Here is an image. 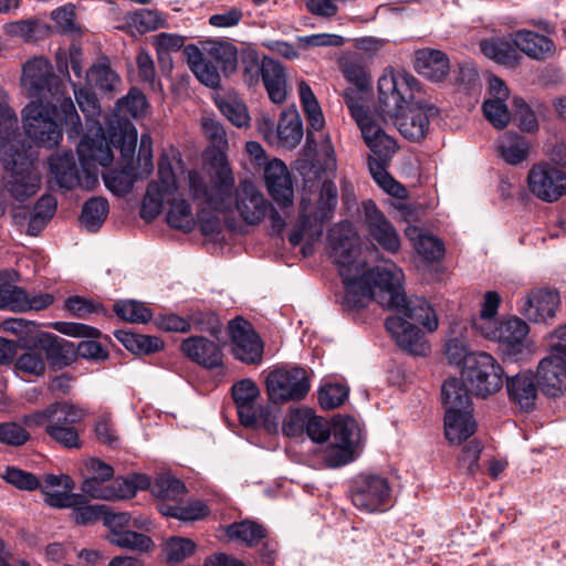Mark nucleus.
Here are the masks:
<instances>
[{
	"instance_id": "f257e3e1",
	"label": "nucleus",
	"mask_w": 566,
	"mask_h": 566,
	"mask_svg": "<svg viewBox=\"0 0 566 566\" xmlns=\"http://www.w3.org/2000/svg\"><path fill=\"white\" fill-rule=\"evenodd\" d=\"M328 244L344 284L343 305L348 308L366 306L371 300L396 315L422 325L428 332L438 329L434 308L423 297L408 298L403 290L405 274L392 262L369 268L359 258V237L349 222L334 226L328 232Z\"/></svg>"
},
{
	"instance_id": "f03ea898",
	"label": "nucleus",
	"mask_w": 566,
	"mask_h": 566,
	"mask_svg": "<svg viewBox=\"0 0 566 566\" xmlns=\"http://www.w3.org/2000/svg\"><path fill=\"white\" fill-rule=\"evenodd\" d=\"M188 188L190 196L200 202L198 218L207 235L221 231L226 213L233 208L249 224L260 223L268 212L265 198L250 181L240 182L233 196L234 176L223 157L216 158L209 179L200 171L189 170Z\"/></svg>"
},
{
	"instance_id": "7ed1b4c3",
	"label": "nucleus",
	"mask_w": 566,
	"mask_h": 566,
	"mask_svg": "<svg viewBox=\"0 0 566 566\" xmlns=\"http://www.w3.org/2000/svg\"><path fill=\"white\" fill-rule=\"evenodd\" d=\"M140 109L142 93L137 88H132L126 97L117 102L116 113L107 123L108 144L119 150L124 167L104 175V182L106 188L117 196L127 195L136 181L132 164L136 155L138 133L129 118H137Z\"/></svg>"
},
{
	"instance_id": "20e7f679",
	"label": "nucleus",
	"mask_w": 566,
	"mask_h": 566,
	"mask_svg": "<svg viewBox=\"0 0 566 566\" xmlns=\"http://www.w3.org/2000/svg\"><path fill=\"white\" fill-rule=\"evenodd\" d=\"M77 155L85 180L80 177L71 153L55 154L50 157V171L61 188L71 189L96 182V165L105 167L113 161L112 148L99 123H96L94 137L86 135L82 138L77 146Z\"/></svg>"
},
{
	"instance_id": "39448f33",
	"label": "nucleus",
	"mask_w": 566,
	"mask_h": 566,
	"mask_svg": "<svg viewBox=\"0 0 566 566\" xmlns=\"http://www.w3.org/2000/svg\"><path fill=\"white\" fill-rule=\"evenodd\" d=\"M23 128L29 138L38 145L51 148L62 140V125L69 126L76 135L82 124L71 97L59 102L33 99L22 109Z\"/></svg>"
},
{
	"instance_id": "423d86ee",
	"label": "nucleus",
	"mask_w": 566,
	"mask_h": 566,
	"mask_svg": "<svg viewBox=\"0 0 566 566\" xmlns=\"http://www.w3.org/2000/svg\"><path fill=\"white\" fill-rule=\"evenodd\" d=\"M158 174L160 181L149 184L147 193L144 196V220H151L157 217L161 212L163 202L166 200L169 203L167 222L176 229L186 232L191 231L196 223L200 224L198 218L200 202L189 196L197 205V216L195 217L190 206L181 198L168 161L161 160L159 163ZM185 182V187L187 191H189L188 172L186 174ZM188 195H190V192H188Z\"/></svg>"
},
{
	"instance_id": "0eeeda50",
	"label": "nucleus",
	"mask_w": 566,
	"mask_h": 566,
	"mask_svg": "<svg viewBox=\"0 0 566 566\" xmlns=\"http://www.w3.org/2000/svg\"><path fill=\"white\" fill-rule=\"evenodd\" d=\"M83 418L82 409L66 402H56L25 417V424L30 428L45 426L48 434L56 442L66 448H75L80 446L75 424Z\"/></svg>"
},
{
	"instance_id": "6e6552de",
	"label": "nucleus",
	"mask_w": 566,
	"mask_h": 566,
	"mask_svg": "<svg viewBox=\"0 0 566 566\" xmlns=\"http://www.w3.org/2000/svg\"><path fill=\"white\" fill-rule=\"evenodd\" d=\"M358 94L359 92L346 90L344 92L346 105L367 147L381 160H389L398 150L397 142L382 129L379 119L365 109Z\"/></svg>"
},
{
	"instance_id": "1a4fd4ad",
	"label": "nucleus",
	"mask_w": 566,
	"mask_h": 566,
	"mask_svg": "<svg viewBox=\"0 0 566 566\" xmlns=\"http://www.w3.org/2000/svg\"><path fill=\"white\" fill-rule=\"evenodd\" d=\"M504 370L499 361L488 353L476 352L467 358L461 377L470 391L485 398L503 387Z\"/></svg>"
},
{
	"instance_id": "9d476101",
	"label": "nucleus",
	"mask_w": 566,
	"mask_h": 566,
	"mask_svg": "<svg viewBox=\"0 0 566 566\" xmlns=\"http://www.w3.org/2000/svg\"><path fill=\"white\" fill-rule=\"evenodd\" d=\"M328 443L318 450L319 458L327 468H339L355 458V450L360 440L358 422L350 418L334 421Z\"/></svg>"
},
{
	"instance_id": "9b49d317",
	"label": "nucleus",
	"mask_w": 566,
	"mask_h": 566,
	"mask_svg": "<svg viewBox=\"0 0 566 566\" xmlns=\"http://www.w3.org/2000/svg\"><path fill=\"white\" fill-rule=\"evenodd\" d=\"M261 395L258 385L249 378L232 385V397L241 423L245 427H263L269 432L277 430L275 419H271L265 408L258 403Z\"/></svg>"
},
{
	"instance_id": "f8f14e48",
	"label": "nucleus",
	"mask_w": 566,
	"mask_h": 566,
	"mask_svg": "<svg viewBox=\"0 0 566 566\" xmlns=\"http://www.w3.org/2000/svg\"><path fill=\"white\" fill-rule=\"evenodd\" d=\"M268 398L273 403H284L303 399L310 390V380L301 367L277 368L265 378Z\"/></svg>"
},
{
	"instance_id": "ddd939ff",
	"label": "nucleus",
	"mask_w": 566,
	"mask_h": 566,
	"mask_svg": "<svg viewBox=\"0 0 566 566\" xmlns=\"http://www.w3.org/2000/svg\"><path fill=\"white\" fill-rule=\"evenodd\" d=\"M6 166V188L14 199L22 201L38 192L41 177L29 156L7 153Z\"/></svg>"
},
{
	"instance_id": "4468645a",
	"label": "nucleus",
	"mask_w": 566,
	"mask_h": 566,
	"mask_svg": "<svg viewBox=\"0 0 566 566\" xmlns=\"http://www.w3.org/2000/svg\"><path fill=\"white\" fill-rule=\"evenodd\" d=\"M526 185L536 199L554 203L566 196V171L549 163H538L528 170Z\"/></svg>"
},
{
	"instance_id": "2eb2a0df",
	"label": "nucleus",
	"mask_w": 566,
	"mask_h": 566,
	"mask_svg": "<svg viewBox=\"0 0 566 566\" xmlns=\"http://www.w3.org/2000/svg\"><path fill=\"white\" fill-rule=\"evenodd\" d=\"M21 83L29 97L48 99L50 95L53 101H60L57 78L51 63L43 56L33 57L23 65Z\"/></svg>"
},
{
	"instance_id": "dca6fc26",
	"label": "nucleus",
	"mask_w": 566,
	"mask_h": 566,
	"mask_svg": "<svg viewBox=\"0 0 566 566\" xmlns=\"http://www.w3.org/2000/svg\"><path fill=\"white\" fill-rule=\"evenodd\" d=\"M363 224L371 243L388 253L396 254L401 247L399 233L385 213L368 200L363 203Z\"/></svg>"
},
{
	"instance_id": "f3484780",
	"label": "nucleus",
	"mask_w": 566,
	"mask_h": 566,
	"mask_svg": "<svg viewBox=\"0 0 566 566\" xmlns=\"http://www.w3.org/2000/svg\"><path fill=\"white\" fill-rule=\"evenodd\" d=\"M410 81L402 74L386 73L378 80V104L381 112L391 117L409 105L412 97Z\"/></svg>"
},
{
	"instance_id": "a211bd4d",
	"label": "nucleus",
	"mask_w": 566,
	"mask_h": 566,
	"mask_svg": "<svg viewBox=\"0 0 566 566\" xmlns=\"http://www.w3.org/2000/svg\"><path fill=\"white\" fill-rule=\"evenodd\" d=\"M391 488L379 474H361L355 482L353 504L366 512L381 511L390 500Z\"/></svg>"
},
{
	"instance_id": "6ab92c4d",
	"label": "nucleus",
	"mask_w": 566,
	"mask_h": 566,
	"mask_svg": "<svg viewBox=\"0 0 566 566\" xmlns=\"http://www.w3.org/2000/svg\"><path fill=\"white\" fill-rule=\"evenodd\" d=\"M230 345L233 356L245 364H259L262 360L263 343L252 325L235 318L229 323Z\"/></svg>"
},
{
	"instance_id": "aec40b11",
	"label": "nucleus",
	"mask_w": 566,
	"mask_h": 566,
	"mask_svg": "<svg viewBox=\"0 0 566 566\" xmlns=\"http://www.w3.org/2000/svg\"><path fill=\"white\" fill-rule=\"evenodd\" d=\"M560 298L557 292L546 289H534L520 301V313L533 323H546L554 318L559 307Z\"/></svg>"
},
{
	"instance_id": "412c9836",
	"label": "nucleus",
	"mask_w": 566,
	"mask_h": 566,
	"mask_svg": "<svg viewBox=\"0 0 566 566\" xmlns=\"http://www.w3.org/2000/svg\"><path fill=\"white\" fill-rule=\"evenodd\" d=\"M482 335L491 340L499 342L507 354L516 355L524 348L528 325L520 317H511L493 326H481Z\"/></svg>"
},
{
	"instance_id": "4be33fe9",
	"label": "nucleus",
	"mask_w": 566,
	"mask_h": 566,
	"mask_svg": "<svg viewBox=\"0 0 566 566\" xmlns=\"http://www.w3.org/2000/svg\"><path fill=\"white\" fill-rule=\"evenodd\" d=\"M434 108L424 104H413L405 107L403 111L391 118L395 122L400 134L411 140L419 142L423 139L428 133L430 116L433 115Z\"/></svg>"
},
{
	"instance_id": "5701e85b",
	"label": "nucleus",
	"mask_w": 566,
	"mask_h": 566,
	"mask_svg": "<svg viewBox=\"0 0 566 566\" xmlns=\"http://www.w3.org/2000/svg\"><path fill=\"white\" fill-rule=\"evenodd\" d=\"M539 389L548 397H559L566 391V358L549 353L537 366Z\"/></svg>"
},
{
	"instance_id": "b1692460",
	"label": "nucleus",
	"mask_w": 566,
	"mask_h": 566,
	"mask_svg": "<svg viewBox=\"0 0 566 566\" xmlns=\"http://www.w3.org/2000/svg\"><path fill=\"white\" fill-rule=\"evenodd\" d=\"M52 327L66 336L90 338L78 343L77 354L80 357L93 360H104L107 358V350L95 340L102 335L97 328L73 322H55L52 324Z\"/></svg>"
},
{
	"instance_id": "393cba45",
	"label": "nucleus",
	"mask_w": 566,
	"mask_h": 566,
	"mask_svg": "<svg viewBox=\"0 0 566 566\" xmlns=\"http://www.w3.org/2000/svg\"><path fill=\"white\" fill-rule=\"evenodd\" d=\"M54 301L49 293H28L13 284L0 283V310L12 312L41 311L49 307Z\"/></svg>"
},
{
	"instance_id": "a878e982",
	"label": "nucleus",
	"mask_w": 566,
	"mask_h": 566,
	"mask_svg": "<svg viewBox=\"0 0 566 566\" xmlns=\"http://www.w3.org/2000/svg\"><path fill=\"white\" fill-rule=\"evenodd\" d=\"M386 328L400 348L419 356H424L429 352L423 334L402 316H389L386 319Z\"/></svg>"
},
{
	"instance_id": "bb28decb",
	"label": "nucleus",
	"mask_w": 566,
	"mask_h": 566,
	"mask_svg": "<svg viewBox=\"0 0 566 566\" xmlns=\"http://www.w3.org/2000/svg\"><path fill=\"white\" fill-rule=\"evenodd\" d=\"M39 488L45 504L54 509H67L81 501V494L72 492L74 481L67 474H48Z\"/></svg>"
},
{
	"instance_id": "cd10ccee",
	"label": "nucleus",
	"mask_w": 566,
	"mask_h": 566,
	"mask_svg": "<svg viewBox=\"0 0 566 566\" xmlns=\"http://www.w3.org/2000/svg\"><path fill=\"white\" fill-rule=\"evenodd\" d=\"M509 95V88L500 77L494 75L489 77V97L483 103L482 108L485 118L497 129L506 127L511 119L505 103Z\"/></svg>"
},
{
	"instance_id": "c85d7f7f",
	"label": "nucleus",
	"mask_w": 566,
	"mask_h": 566,
	"mask_svg": "<svg viewBox=\"0 0 566 566\" xmlns=\"http://www.w3.org/2000/svg\"><path fill=\"white\" fill-rule=\"evenodd\" d=\"M264 179L271 197L279 205L285 207L293 203V182L289 169L282 160L273 159L266 165Z\"/></svg>"
},
{
	"instance_id": "c756f323",
	"label": "nucleus",
	"mask_w": 566,
	"mask_h": 566,
	"mask_svg": "<svg viewBox=\"0 0 566 566\" xmlns=\"http://www.w3.org/2000/svg\"><path fill=\"white\" fill-rule=\"evenodd\" d=\"M506 390L510 400L520 408L521 411L534 409L537 396L538 384L532 371H521L512 377H507Z\"/></svg>"
},
{
	"instance_id": "7c9ffc66",
	"label": "nucleus",
	"mask_w": 566,
	"mask_h": 566,
	"mask_svg": "<svg viewBox=\"0 0 566 566\" xmlns=\"http://www.w3.org/2000/svg\"><path fill=\"white\" fill-rule=\"evenodd\" d=\"M514 46L528 57L544 61L556 54V45L548 36L522 29L511 34Z\"/></svg>"
},
{
	"instance_id": "2f4dec72",
	"label": "nucleus",
	"mask_w": 566,
	"mask_h": 566,
	"mask_svg": "<svg viewBox=\"0 0 566 566\" xmlns=\"http://www.w3.org/2000/svg\"><path fill=\"white\" fill-rule=\"evenodd\" d=\"M181 352L190 360L206 367L222 365V352L213 342L202 336H191L181 343Z\"/></svg>"
},
{
	"instance_id": "473e14b6",
	"label": "nucleus",
	"mask_w": 566,
	"mask_h": 566,
	"mask_svg": "<svg viewBox=\"0 0 566 566\" xmlns=\"http://www.w3.org/2000/svg\"><path fill=\"white\" fill-rule=\"evenodd\" d=\"M413 63L419 74L433 82L443 81L450 71V62L447 54L430 48L417 50Z\"/></svg>"
},
{
	"instance_id": "72a5a7b5",
	"label": "nucleus",
	"mask_w": 566,
	"mask_h": 566,
	"mask_svg": "<svg viewBox=\"0 0 566 566\" xmlns=\"http://www.w3.org/2000/svg\"><path fill=\"white\" fill-rule=\"evenodd\" d=\"M262 82L270 99L275 104H282L287 96V80L284 66L264 56L262 59Z\"/></svg>"
},
{
	"instance_id": "f704fd0d",
	"label": "nucleus",
	"mask_w": 566,
	"mask_h": 566,
	"mask_svg": "<svg viewBox=\"0 0 566 566\" xmlns=\"http://www.w3.org/2000/svg\"><path fill=\"white\" fill-rule=\"evenodd\" d=\"M303 137V124L296 108L282 112L272 145L283 148L296 147Z\"/></svg>"
},
{
	"instance_id": "c9c22d12",
	"label": "nucleus",
	"mask_w": 566,
	"mask_h": 566,
	"mask_svg": "<svg viewBox=\"0 0 566 566\" xmlns=\"http://www.w3.org/2000/svg\"><path fill=\"white\" fill-rule=\"evenodd\" d=\"M298 96L302 109L308 123L306 142H314L313 132H321L325 126L324 114L315 94L304 81L298 83Z\"/></svg>"
},
{
	"instance_id": "e433bc0d",
	"label": "nucleus",
	"mask_w": 566,
	"mask_h": 566,
	"mask_svg": "<svg viewBox=\"0 0 566 566\" xmlns=\"http://www.w3.org/2000/svg\"><path fill=\"white\" fill-rule=\"evenodd\" d=\"M511 35L509 38L492 35L479 42L481 53L502 65H514L517 62V54L513 46Z\"/></svg>"
},
{
	"instance_id": "4c0bfd02",
	"label": "nucleus",
	"mask_w": 566,
	"mask_h": 566,
	"mask_svg": "<svg viewBox=\"0 0 566 566\" xmlns=\"http://www.w3.org/2000/svg\"><path fill=\"white\" fill-rule=\"evenodd\" d=\"M476 430V422L471 411H446L444 433L451 443H461L471 437Z\"/></svg>"
},
{
	"instance_id": "58836bf2",
	"label": "nucleus",
	"mask_w": 566,
	"mask_h": 566,
	"mask_svg": "<svg viewBox=\"0 0 566 566\" xmlns=\"http://www.w3.org/2000/svg\"><path fill=\"white\" fill-rule=\"evenodd\" d=\"M463 380L450 378L442 386V401L446 411H471L470 388Z\"/></svg>"
},
{
	"instance_id": "ea45409f",
	"label": "nucleus",
	"mask_w": 566,
	"mask_h": 566,
	"mask_svg": "<svg viewBox=\"0 0 566 566\" xmlns=\"http://www.w3.org/2000/svg\"><path fill=\"white\" fill-rule=\"evenodd\" d=\"M405 233L406 237L411 241L416 252L424 260L436 261L442 258V243L433 235L424 233L420 228L415 226H409Z\"/></svg>"
},
{
	"instance_id": "a19ab883",
	"label": "nucleus",
	"mask_w": 566,
	"mask_h": 566,
	"mask_svg": "<svg viewBox=\"0 0 566 566\" xmlns=\"http://www.w3.org/2000/svg\"><path fill=\"white\" fill-rule=\"evenodd\" d=\"M224 535L229 541L253 546L265 537V528L251 520L234 522L223 527Z\"/></svg>"
},
{
	"instance_id": "79ce46f5",
	"label": "nucleus",
	"mask_w": 566,
	"mask_h": 566,
	"mask_svg": "<svg viewBox=\"0 0 566 566\" xmlns=\"http://www.w3.org/2000/svg\"><path fill=\"white\" fill-rule=\"evenodd\" d=\"M501 158L509 165H518L527 159L531 151V144L517 134H505L499 140Z\"/></svg>"
},
{
	"instance_id": "37998d69",
	"label": "nucleus",
	"mask_w": 566,
	"mask_h": 566,
	"mask_svg": "<svg viewBox=\"0 0 566 566\" xmlns=\"http://www.w3.org/2000/svg\"><path fill=\"white\" fill-rule=\"evenodd\" d=\"M146 489L156 497L164 500H176L186 493L185 484L169 474L160 475L154 483L144 475V490Z\"/></svg>"
},
{
	"instance_id": "c03bdc74",
	"label": "nucleus",
	"mask_w": 566,
	"mask_h": 566,
	"mask_svg": "<svg viewBox=\"0 0 566 566\" xmlns=\"http://www.w3.org/2000/svg\"><path fill=\"white\" fill-rule=\"evenodd\" d=\"M208 55L218 62L226 74H231L238 65V50L229 42L212 41L207 46Z\"/></svg>"
},
{
	"instance_id": "a18cd8bd",
	"label": "nucleus",
	"mask_w": 566,
	"mask_h": 566,
	"mask_svg": "<svg viewBox=\"0 0 566 566\" xmlns=\"http://www.w3.org/2000/svg\"><path fill=\"white\" fill-rule=\"evenodd\" d=\"M108 213V202L102 197H95L85 202L81 221L88 231H96L105 221Z\"/></svg>"
},
{
	"instance_id": "49530a36",
	"label": "nucleus",
	"mask_w": 566,
	"mask_h": 566,
	"mask_svg": "<svg viewBox=\"0 0 566 566\" xmlns=\"http://www.w3.org/2000/svg\"><path fill=\"white\" fill-rule=\"evenodd\" d=\"M154 45L159 61L165 67L171 66L170 53L184 46L185 38L176 33H159L149 39Z\"/></svg>"
},
{
	"instance_id": "de8ad7c7",
	"label": "nucleus",
	"mask_w": 566,
	"mask_h": 566,
	"mask_svg": "<svg viewBox=\"0 0 566 566\" xmlns=\"http://www.w3.org/2000/svg\"><path fill=\"white\" fill-rule=\"evenodd\" d=\"M72 509V520L78 525H88L103 518L107 512L106 505L101 504H88L86 497L81 494V501L74 505H70Z\"/></svg>"
},
{
	"instance_id": "09e8293b",
	"label": "nucleus",
	"mask_w": 566,
	"mask_h": 566,
	"mask_svg": "<svg viewBox=\"0 0 566 566\" xmlns=\"http://www.w3.org/2000/svg\"><path fill=\"white\" fill-rule=\"evenodd\" d=\"M323 233L321 224H313L310 217L301 214L295 228L289 235V241L293 245H298L302 241H306V245H312Z\"/></svg>"
},
{
	"instance_id": "8fccbe9b",
	"label": "nucleus",
	"mask_w": 566,
	"mask_h": 566,
	"mask_svg": "<svg viewBox=\"0 0 566 566\" xmlns=\"http://www.w3.org/2000/svg\"><path fill=\"white\" fill-rule=\"evenodd\" d=\"M221 113L237 127L249 125L250 115L244 103L237 97L228 96L218 102Z\"/></svg>"
},
{
	"instance_id": "3c124183",
	"label": "nucleus",
	"mask_w": 566,
	"mask_h": 566,
	"mask_svg": "<svg viewBox=\"0 0 566 566\" xmlns=\"http://www.w3.org/2000/svg\"><path fill=\"white\" fill-rule=\"evenodd\" d=\"M349 389L339 382H327L318 391V401L323 409L332 410L342 406L348 397Z\"/></svg>"
},
{
	"instance_id": "603ef678",
	"label": "nucleus",
	"mask_w": 566,
	"mask_h": 566,
	"mask_svg": "<svg viewBox=\"0 0 566 566\" xmlns=\"http://www.w3.org/2000/svg\"><path fill=\"white\" fill-rule=\"evenodd\" d=\"M140 485V476L133 474L128 476H117L111 480L109 501L129 500L137 494Z\"/></svg>"
},
{
	"instance_id": "864d4df0",
	"label": "nucleus",
	"mask_w": 566,
	"mask_h": 566,
	"mask_svg": "<svg viewBox=\"0 0 566 566\" xmlns=\"http://www.w3.org/2000/svg\"><path fill=\"white\" fill-rule=\"evenodd\" d=\"M90 84H93L105 92L116 91L120 84L117 74L106 65H97L90 69L86 73Z\"/></svg>"
},
{
	"instance_id": "5fc2aeb1",
	"label": "nucleus",
	"mask_w": 566,
	"mask_h": 566,
	"mask_svg": "<svg viewBox=\"0 0 566 566\" xmlns=\"http://www.w3.org/2000/svg\"><path fill=\"white\" fill-rule=\"evenodd\" d=\"M1 478L19 490L33 491L40 486V480L33 473L15 467L6 468Z\"/></svg>"
},
{
	"instance_id": "6e6d98bb",
	"label": "nucleus",
	"mask_w": 566,
	"mask_h": 566,
	"mask_svg": "<svg viewBox=\"0 0 566 566\" xmlns=\"http://www.w3.org/2000/svg\"><path fill=\"white\" fill-rule=\"evenodd\" d=\"M500 305V296L496 292L489 291L484 294L479 318L474 321V327L482 333L481 326H493L496 324L495 316Z\"/></svg>"
},
{
	"instance_id": "4d7b16f0",
	"label": "nucleus",
	"mask_w": 566,
	"mask_h": 566,
	"mask_svg": "<svg viewBox=\"0 0 566 566\" xmlns=\"http://www.w3.org/2000/svg\"><path fill=\"white\" fill-rule=\"evenodd\" d=\"M196 544L184 537H172L166 544L164 552L168 562L181 563L195 553Z\"/></svg>"
},
{
	"instance_id": "13d9d810",
	"label": "nucleus",
	"mask_w": 566,
	"mask_h": 566,
	"mask_svg": "<svg viewBox=\"0 0 566 566\" xmlns=\"http://www.w3.org/2000/svg\"><path fill=\"white\" fill-rule=\"evenodd\" d=\"M444 354L450 364L465 366L467 358L473 353L469 352V345L462 334L450 337L444 345Z\"/></svg>"
},
{
	"instance_id": "bf43d9fd",
	"label": "nucleus",
	"mask_w": 566,
	"mask_h": 566,
	"mask_svg": "<svg viewBox=\"0 0 566 566\" xmlns=\"http://www.w3.org/2000/svg\"><path fill=\"white\" fill-rule=\"evenodd\" d=\"M15 366L19 370L34 376H41L45 371L43 354L36 350L22 354L18 358Z\"/></svg>"
},
{
	"instance_id": "052dcab7",
	"label": "nucleus",
	"mask_w": 566,
	"mask_h": 566,
	"mask_svg": "<svg viewBox=\"0 0 566 566\" xmlns=\"http://www.w3.org/2000/svg\"><path fill=\"white\" fill-rule=\"evenodd\" d=\"M39 22L30 20H20L3 25L7 35L18 38L23 42H30L35 38Z\"/></svg>"
},
{
	"instance_id": "680f3d73",
	"label": "nucleus",
	"mask_w": 566,
	"mask_h": 566,
	"mask_svg": "<svg viewBox=\"0 0 566 566\" xmlns=\"http://www.w3.org/2000/svg\"><path fill=\"white\" fill-rule=\"evenodd\" d=\"M72 87L80 109L87 117V120L93 122L94 117L99 114L95 95L85 88L78 87L75 83H72Z\"/></svg>"
},
{
	"instance_id": "e2e57ef3",
	"label": "nucleus",
	"mask_w": 566,
	"mask_h": 566,
	"mask_svg": "<svg viewBox=\"0 0 566 566\" xmlns=\"http://www.w3.org/2000/svg\"><path fill=\"white\" fill-rule=\"evenodd\" d=\"M343 73L347 81L353 83L359 92L367 90L370 85L369 72L358 62H347L343 66Z\"/></svg>"
},
{
	"instance_id": "0e129e2a",
	"label": "nucleus",
	"mask_w": 566,
	"mask_h": 566,
	"mask_svg": "<svg viewBox=\"0 0 566 566\" xmlns=\"http://www.w3.org/2000/svg\"><path fill=\"white\" fill-rule=\"evenodd\" d=\"M201 128L206 137L218 148L227 144V134L223 126L213 117L205 115L201 117Z\"/></svg>"
},
{
	"instance_id": "69168bd1",
	"label": "nucleus",
	"mask_w": 566,
	"mask_h": 566,
	"mask_svg": "<svg viewBox=\"0 0 566 566\" xmlns=\"http://www.w3.org/2000/svg\"><path fill=\"white\" fill-rule=\"evenodd\" d=\"M111 480L84 479L81 484L82 495L93 500L109 501Z\"/></svg>"
},
{
	"instance_id": "338daca9",
	"label": "nucleus",
	"mask_w": 566,
	"mask_h": 566,
	"mask_svg": "<svg viewBox=\"0 0 566 566\" xmlns=\"http://www.w3.org/2000/svg\"><path fill=\"white\" fill-rule=\"evenodd\" d=\"M29 432L20 424L9 422L0 424V442L21 446L29 440Z\"/></svg>"
},
{
	"instance_id": "774afa93",
	"label": "nucleus",
	"mask_w": 566,
	"mask_h": 566,
	"mask_svg": "<svg viewBox=\"0 0 566 566\" xmlns=\"http://www.w3.org/2000/svg\"><path fill=\"white\" fill-rule=\"evenodd\" d=\"M305 431L311 440L322 443L331 438L332 429L328 428L327 423L319 417L308 413Z\"/></svg>"
}]
</instances>
